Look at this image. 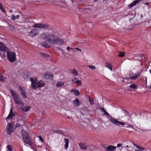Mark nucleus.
<instances>
[{"mask_svg": "<svg viewBox=\"0 0 151 151\" xmlns=\"http://www.w3.org/2000/svg\"><path fill=\"white\" fill-rule=\"evenodd\" d=\"M41 36L51 45L55 44L58 42L62 45L63 43V41L59 38V35L56 33L53 34L43 33L41 35Z\"/></svg>", "mask_w": 151, "mask_h": 151, "instance_id": "1", "label": "nucleus"}, {"mask_svg": "<svg viewBox=\"0 0 151 151\" xmlns=\"http://www.w3.org/2000/svg\"><path fill=\"white\" fill-rule=\"evenodd\" d=\"M21 132L22 137L23 139V142L32 147V140L30 139L28 133L25 131L24 129H22Z\"/></svg>", "mask_w": 151, "mask_h": 151, "instance_id": "2", "label": "nucleus"}, {"mask_svg": "<svg viewBox=\"0 0 151 151\" xmlns=\"http://www.w3.org/2000/svg\"><path fill=\"white\" fill-rule=\"evenodd\" d=\"M110 122L112 124L118 127H124V125L126 124V123L119 121L117 119L114 118L112 117L110 119Z\"/></svg>", "mask_w": 151, "mask_h": 151, "instance_id": "3", "label": "nucleus"}, {"mask_svg": "<svg viewBox=\"0 0 151 151\" xmlns=\"http://www.w3.org/2000/svg\"><path fill=\"white\" fill-rule=\"evenodd\" d=\"M7 56L8 60L10 62H14L16 60V53L14 52H9L7 51Z\"/></svg>", "mask_w": 151, "mask_h": 151, "instance_id": "4", "label": "nucleus"}, {"mask_svg": "<svg viewBox=\"0 0 151 151\" xmlns=\"http://www.w3.org/2000/svg\"><path fill=\"white\" fill-rule=\"evenodd\" d=\"M33 27L40 29L49 28L50 27V25L47 24H43L42 23H35L33 25Z\"/></svg>", "mask_w": 151, "mask_h": 151, "instance_id": "5", "label": "nucleus"}, {"mask_svg": "<svg viewBox=\"0 0 151 151\" xmlns=\"http://www.w3.org/2000/svg\"><path fill=\"white\" fill-rule=\"evenodd\" d=\"M142 72V70H141L140 72H138L137 73H129V77L128 78L132 80H136L140 76Z\"/></svg>", "mask_w": 151, "mask_h": 151, "instance_id": "6", "label": "nucleus"}, {"mask_svg": "<svg viewBox=\"0 0 151 151\" xmlns=\"http://www.w3.org/2000/svg\"><path fill=\"white\" fill-rule=\"evenodd\" d=\"M13 132L14 128L13 124L12 122L9 123L6 127V132L7 133L9 134H11Z\"/></svg>", "mask_w": 151, "mask_h": 151, "instance_id": "7", "label": "nucleus"}, {"mask_svg": "<svg viewBox=\"0 0 151 151\" xmlns=\"http://www.w3.org/2000/svg\"><path fill=\"white\" fill-rule=\"evenodd\" d=\"M39 31L38 29L34 28L32 29L29 34V35L31 37H34L38 35Z\"/></svg>", "mask_w": 151, "mask_h": 151, "instance_id": "8", "label": "nucleus"}, {"mask_svg": "<svg viewBox=\"0 0 151 151\" xmlns=\"http://www.w3.org/2000/svg\"><path fill=\"white\" fill-rule=\"evenodd\" d=\"M30 81L31 82V86L32 88L34 89H37L38 88L36 86V82L37 79L36 78H34L32 77L30 78Z\"/></svg>", "mask_w": 151, "mask_h": 151, "instance_id": "9", "label": "nucleus"}, {"mask_svg": "<svg viewBox=\"0 0 151 151\" xmlns=\"http://www.w3.org/2000/svg\"><path fill=\"white\" fill-rule=\"evenodd\" d=\"M103 147L106 151H115L116 147L112 145H109L108 146H104Z\"/></svg>", "mask_w": 151, "mask_h": 151, "instance_id": "10", "label": "nucleus"}, {"mask_svg": "<svg viewBox=\"0 0 151 151\" xmlns=\"http://www.w3.org/2000/svg\"><path fill=\"white\" fill-rule=\"evenodd\" d=\"M14 100L16 104L20 105L22 106L24 105L23 101H22V99L21 98L20 96L14 99Z\"/></svg>", "mask_w": 151, "mask_h": 151, "instance_id": "11", "label": "nucleus"}, {"mask_svg": "<svg viewBox=\"0 0 151 151\" xmlns=\"http://www.w3.org/2000/svg\"><path fill=\"white\" fill-rule=\"evenodd\" d=\"M53 76L51 74L48 73H46L43 76V77L45 79L47 80H52Z\"/></svg>", "mask_w": 151, "mask_h": 151, "instance_id": "12", "label": "nucleus"}, {"mask_svg": "<svg viewBox=\"0 0 151 151\" xmlns=\"http://www.w3.org/2000/svg\"><path fill=\"white\" fill-rule=\"evenodd\" d=\"M0 50L2 51L7 52L9 49L6 47L5 45L2 42L0 41Z\"/></svg>", "mask_w": 151, "mask_h": 151, "instance_id": "13", "label": "nucleus"}, {"mask_svg": "<svg viewBox=\"0 0 151 151\" xmlns=\"http://www.w3.org/2000/svg\"><path fill=\"white\" fill-rule=\"evenodd\" d=\"M10 91L14 99L20 96L18 93L14 91L13 90L10 89Z\"/></svg>", "mask_w": 151, "mask_h": 151, "instance_id": "14", "label": "nucleus"}, {"mask_svg": "<svg viewBox=\"0 0 151 151\" xmlns=\"http://www.w3.org/2000/svg\"><path fill=\"white\" fill-rule=\"evenodd\" d=\"M37 86L39 87H42L45 85V82L42 81H39L37 83Z\"/></svg>", "mask_w": 151, "mask_h": 151, "instance_id": "15", "label": "nucleus"}, {"mask_svg": "<svg viewBox=\"0 0 151 151\" xmlns=\"http://www.w3.org/2000/svg\"><path fill=\"white\" fill-rule=\"evenodd\" d=\"M72 81L76 83L78 86H81L82 84L81 82V80H79L77 78H75L72 80Z\"/></svg>", "mask_w": 151, "mask_h": 151, "instance_id": "16", "label": "nucleus"}, {"mask_svg": "<svg viewBox=\"0 0 151 151\" xmlns=\"http://www.w3.org/2000/svg\"><path fill=\"white\" fill-rule=\"evenodd\" d=\"M64 142L65 143L64 145V148L67 150L68 147V144L69 142V140L68 139L65 138L64 139Z\"/></svg>", "mask_w": 151, "mask_h": 151, "instance_id": "17", "label": "nucleus"}, {"mask_svg": "<svg viewBox=\"0 0 151 151\" xmlns=\"http://www.w3.org/2000/svg\"><path fill=\"white\" fill-rule=\"evenodd\" d=\"M140 0H136L133 2L131 4H129L128 6V7L129 8H131L136 4L138 2H139Z\"/></svg>", "mask_w": 151, "mask_h": 151, "instance_id": "18", "label": "nucleus"}, {"mask_svg": "<svg viewBox=\"0 0 151 151\" xmlns=\"http://www.w3.org/2000/svg\"><path fill=\"white\" fill-rule=\"evenodd\" d=\"M79 145L80 148L83 150H86L87 149V146L85 144L80 143Z\"/></svg>", "mask_w": 151, "mask_h": 151, "instance_id": "19", "label": "nucleus"}, {"mask_svg": "<svg viewBox=\"0 0 151 151\" xmlns=\"http://www.w3.org/2000/svg\"><path fill=\"white\" fill-rule=\"evenodd\" d=\"M137 87V86L135 84H132L129 86V87L130 88L129 90L132 91H133Z\"/></svg>", "mask_w": 151, "mask_h": 151, "instance_id": "20", "label": "nucleus"}, {"mask_svg": "<svg viewBox=\"0 0 151 151\" xmlns=\"http://www.w3.org/2000/svg\"><path fill=\"white\" fill-rule=\"evenodd\" d=\"M71 92H74V94L76 96H78L79 94V91L75 89H73L70 90Z\"/></svg>", "mask_w": 151, "mask_h": 151, "instance_id": "21", "label": "nucleus"}, {"mask_svg": "<svg viewBox=\"0 0 151 151\" xmlns=\"http://www.w3.org/2000/svg\"><path fill=\"white\" fill-rule=\"evenodd\" d=\"M30 108H31V107L30 106H26L24 107H20V108L22 110L25 111V112H27L29 110Z\"/></svg>", "mask_w": 151, "mask_h": 151, "instance_id": "22", "label": "nucleus"}, {"mask_svg": "<svg viewBox=\"0 0 151 151\" xmlns=\"http://www.w3.org/2000/svg\"><path fill=\"white\" fill-rule=\"evenodd\" d=\"M136 55L137 57H138L139 58H136L135 59L136 60H140L142 59V58L143 56V54L142 53H141L140 54H137Z\"/></svg>", "mask_w": 151, "mask_h": 151, "instance_id": "23", "label": "nucleus"}, {"mask_svg": "<svg viewBox=\"0 0 151 151\" xmlns=\"http://www.w3.org/2000/svg\"><path fill=\"white\" fill-rule=\"evenodd\" d=\"M70 73L73 75L77 76L78 75V71L76 70H70Z\"/></svg>", "mask_w": 151, "mask_h": 151, "instance_id": "24", "label": "nucleus"}, {"mask_svg": "<svg viewBox=\"0 0 151 151\" xmlns=\"http://www.w3.org/2000/svg\"><path fill=\"white\" fill-rule=\"evenodd\" d=\"M65 84V82L63 81H59L57 82L56 86L57 87H61L63 86Z\"/></svg>", "mask_w": 151, "mask_h": 151, "instance_id": "25", "label": "nucleus"}, {"mask_svg": "<svg viewBox=\"0 0 151 151\" xmlns=\"http://www.w3.org/2000/svg\"><path fill=\"white\" fill-rule=\"evenodd\" d=\"M73 102L74 104L76 106H78L80 105L79 100L78 98H76V99L73 101Z\"/></svg>", "mask_w": 151, "mask_h": 151, "instance_id": "26", "label": "nucleus"}, {"mask_svg": "<svg viewBox=\"0 0 151 151\" xmlns=\"http://www.w3.org/2000/svg\"><path fill=\"white\" fill-rule=\"evenodd\" d=\"M6 151H13V148L11 145H8L6 147Z\"/></svg>", "mask_w": 151, "mask_h": 151, "instance_id": "27", "label": "nucleus"}, {"mask_svg": "<svg viewBox=\"0 0 151 151\" xmlns=\"http://www.w3.org/2000/svg\"><path fill=\"white\" fill-rule=\"evenodd\" d=\"M42 45L43 47H45L49 48L50 47V45H48L47 43L46 42H43L42 44Z\"/></svg>", "mask_w": 151, "mask_h": 151, "instance_id": "28", "label": "nucleus"}, {"mask_svg": "<svg viewBox=\"0 0 151 151\" xmlns=\"http://www.w3.org/2000/svg\"><path fill=\"white\" fill-rule=\"evenodd\" d=\"M100 109L103 112H104V114L109 116L110 115L109 114H108L104 109L103 108H100Z\"/></svg>", "mask_w": 151, "mask_h": 151, "instance_id": "29", "label": "nucleus"}, {"mask_svg": "<svg viewBox=\"0 0 151 151\" xmlns=\"http://www.w3.org/2000/svg\"><path fill=\"white\" fill-rule=\"evenodd\" d=\"M119 54L118 55L119 57H123L125 55V53L124 52H119Z\"/></svg>", "mask_w": 151, "mask_h": 151, "instance_id": "30", "label": "nucleus"}, {"mask_svg": "<svg viewBox=\"0 0 151 151\" xmlns=\"http://www.w3.org/2000/svg\"><path fill=\"white\" fill-rule=\"evenodd\" d=\"M106 67L108 68L111 71H112L113 70L112 69V66L109 63H106Z\"/></svg>", "mask_w": 151, "mask_h": 151, "instance_id": "31", "label": "nucleus"}, {"mask_svg": "<svg viewBox=\"0 0 151 151\" xmlns=\"http://www.w3.org/2000/svg\"><path fill=\"white\" fill-rule=\"evenodd\" d=\"M133 145L137 148L139 149V150H145V148L141 147L140 146H139L136 144H134L132 142Z\"/></svg>", "mask_w": 151, "mask_h": 151, "instance_id": "32", "label": "nucleus"}, {"mask_svg": "<svg viewBox=\"0 0 151 151\" xmlns=\"http://www.w3.org/2000/svg\"><path fill=\"white\" fill-rule=\"evenodd\" d=\"M5 78L0 74V81L4 82L5 81Z\"/></svg>", "mask_w": 151, "mask_h": 151, "instance_id": "33", "label": "nucleus"}, {"mask_svg": "<svg viewBox=\"0 0 151 151\" xmlns=\"http://www.w3.org/2000/svg\"><path fill=\"white\" fill-rule=\"evenodd\" d=\"M88 101L91 104L93 105L94 104V100L93 99H91L90 97L89 98Z\"/></svg>", "mask_w": 151, "mask_h": 151, "instance_id": "34", "label": "nucleus"}, {"mask_svg": "<svg viewBox=\"0 0 151 151\" xmlns=\"http://www.w3.org/2000/svg\"><path fill=\"white\" fill-rule=\"evenodd\" d=\"M89 68L92 70H94L96 69V68L94 66L92 65H89L87 66Z\"/></svg>", "mask_w": 151, "mask_h": 151, "instance_id": "35", "label": "nucleus"}, {"mask_svg": "<svg viewBox=\"0 0 151 151\" xmlns=\"http://www.w3.org/2000/svg\"><path fill=\"white\" fill-rule=\"evenodd\" d=\"M13 116V114H9L8 116L5 118L6 119H9L12 118Z\"/></svg>", "mask_w": 151, "mask_h": 151, "instance_id": "36", "label": "nucleus"}, {"mask_svg": "<svg viewBox=\"0 0 151 151\" xmlns=\"http://www.w3.org/2000/svg\"><path fill=\"white\" fill-rule=\"evenodd\" d=\"M21 93V95H22L23 97L24 98H27V96L26 94L25 93L24 91L23 92H22Z\"/></svg>", "mask_w": 151, "mask_h": 151, "instance_id": "37", "label": "nucleus"}, {"mask_svg": "<svg viewBox=\"0 0 151 151\" xmlns=\"http://www.w3.org/2000/svg\"><path fill=\"white\" fill-rule=\"evenodd\" d=\"M9 25L10 29H11L13 30L15 29V27L9 24Z\"/></svg>", "mask_w": 151, "mask_h": 151, "instance_id": "38", "label": "nucleus"}, {"mask_svg": "<svg viewBox=\"0 0 151 151\" xmlns=\"http://www.w3.org/2000/svg\"><path fill=\"white\" fill-rule=\"evenodd\" d=\"M23 125L21 124H19V123H17L16 124L15 127H18L22 126Z\"/></svg>", "mask_w": 151, "mask_h": 151, "instance_id": "39", "label": "nucleus"}, {"mask_svg": "<svg viewBox=\"0 0 151 151\" xmlns=\"http://www.w3.org/2000/svg\"><path fill=\"white\" fill-rule=\"evenodd\" d=\"M126 127H127V128H129V127L131 128H133V129H134V128L131 125L129 124H128V125L127 126H126Z\"/></svg>", "mask_w": 151, "mask_h": 151, "instance_id": "40", "label": "nucleus"}, {"mask_svg": "<svg viewBox=\"0 0 151 151\" xmlns=\"http://www.w3.org/2000/svg\"><path fill=\"white\" fill-rule=\"evenodd\" d=\"M11 18L13 20H15L16 19V17L14 14L12 15Z\"/></svg>", "mask_w": 151, "mask_h": 151, "instance_id": "41", "label": "nucleus"}, {"mask_svg": "<svg viewBox=\"0 0 151 151\" xmlns=\"http://www.w3.org/2000/svg\"><path fill=\"white\" fill-rule=\"evenodd\" d=\"M19 90L20 92L21 93L24 91L23 88L21 87H19Z\"/></svg>", "mask_w": 151, "mask_h": 151, "instance_id": "42", "label": "nucleus"}, {"mask_svg": "<svg viewBox=\"0 0 151 151\" xmlns=\"http://www.w3.org/2000/svg\"><path fill=\"white\" fill-rule=\"evenodd\" d=\"M38 137L39 138L40 140V141L42 142H44L43 139H42V137L41 136H38Z\"/></svg>", "mask_w": 151, "mask_h": 151, "instance_id": "43", "label": "nucleus"}, {"mask_svg": "<svg viewBox=\"0 0 151 151\" xmlns=\"http://www.w3.org/2000/svg\"><path fill=\"white\" fill-rule=\"evenodd\" d=\"M122 143H119L117 145L116 147H119L122 146Z\"/></svg>", "mask_w": 151, "mask_h": 151, "instance_id": "44", "label": "nucleus"}, {"mask_svg": "<svg viewBox=\"0 0 151 151\" xmlns=\"http://www.w3.org/2000/svg\"><path fill=\"white\" fill-rule=\"evenodd\" d=\"M123 112L124 113L125 115H127L128 114V113L127 111H125V110L123 111Z\"/></svg>", "mask_w": 151, "mask_h": 151, "instance_id": "45", "label": "nucleus"}, {"mask_svg": "<svg viewBox=\"0 0 151 151\" xmlns=\"http://www.w3.org/2000/svg\"><path fill=\"white\" fill-rule=\"evenodd\" d=\"M67 49L68 51H69L70 50H73V49L71 47H67Z\"/></svg>", "mask_w": 151, "mask_h": 151, "instance_id": "46", "label": "nucleus"}, {"mask_svg": "<svg viewBox=\"0 0 151 151\" xmlns=\"http://www.w3.org/2000/svg\"><path fill=\"white\" fill-rule=\"evenodd\" d=\"M9 114H13V111L12 110V108H11L10 109V112Z\"/></svg>", "mask_w": 151, "mask_h": 151, "instance_id": "47", "label": "nucleus"}, {"mask_svg": "<svg viewBox=\"0 0 151 151\" xmlns=\"http://www.w3.org/2000/svg\"><path fill=\"white\" fill-rule=\"evenodd\" d=\"M43 56L45 58H47L49 57V55H46L45 54Z\"/></svg>", "mask_w": 151, "mask_h": 151, "instance_id": "48", "label": "nucleus"}, {"mask_svg": "<svg viewBox=\"0 0 151 151\" xmlns=\"http://www.w3.org/2000/svg\"><path fill=\"white\" fill-rule=\"evenodd\" d=\"M1 11V12L3 13H5V14H6V12L5 11V10L4 9V8Z\"/></svg>", "mask_w": 151, "mask_h": 151, "instance_id": "49", "label": "nucleus"}, {"mask_svg": "<svg viewBox=\"0 0 151 151\" xmlns=\"http://www.w3.org/2000/svg\"><path fill=\"white\" fill-rule=\"evenodd\" d=\"M75 49L77 50H79V51H80V52H81V51H82L81 50V49H79V48H77V47L76 48H75Z\"/></svg>", "mask_w": 151, "mask_h": 151, "instance_id": "50", "label": "nucleus"}, {"mask_svg": "<svg viewBox=\"0 0 151 151\" xmlns=\"http://www.w3.org/2000/svg\"><path fill=\"white\" fill-rule=\"evenodd\" d=\"M137 150L136 149L135 150V151H142L143 150Z\"/></svg>", "mask_w": 151, "mask_h": 151, "instance_id": "51", "label": "nucleus"}, {"mask_svg": "<svg viewBox=\"0 0 151 151\" xmlns=\"http://www.w3.org/2000/svg\"><path fill=\"white\" fill-rule=\"evenodd\" d=\"M58 49H59L60 50V51H61L63 52H64L63 50V49H61V48H60L59 47V48H58Z\"/></svg>", "mask_w": 151, "mask_h": 151, "instance_id": "52", "label": "nucleus"}, {"mask_svg": "<svg viewBox=\"0 0 151 151\" xmlns=\"http://www.w3.org/2000/svg\"><path fill=\"white\" fill-rule=\"evenodd\" d=\"M19 17H20V16L19 15H17L16 16V18L17 19H19Z\"/></svg>", "mask_w": 151, "mask_h": 151, "instance_id": "53", "label": "nucleus"}, {"mask_svg": "<svg viewBox=\"0 0 151 151\" xmlns=\"http://www.w3.org/2000/svg\"><path fill=\"white\" fill-rule=\"evenodd\" d=\"M40 54L41 55H42L43 56H44V53H43V52H40Z\"/></svg>", "mask_w": 151, "mask_h": 151, "instance_id": "54", "label": "nucleus"}, {"mask_svg": "<svg viewBox=\"0 0 151 151\" xmlns=\"http://www.w3.org/2000/svg\"><path fill=\"white\" fill-rule=\"evenodd\" d=\"M40 54L41 55H42L43 56H44V53H43V52H40Z\"/></svg>", "mask_w": 151, "mask_h": 151, "instance_id": "55", "label": "nucleus"}, {"mask_svg": "<svg viewBox=\"0 0 151 151\" xmlns=\"http://www.w3.org/2000/svg\"><path fill=\"white\" fill-rule=\"evenodd\" d=\"M3 6H2L1 4L0 3V9H1Z\"/></svg>", "mask_w": 151, "mask_h": 151, "instance_id": "56", "label": "nucleus"}, {"mask_svg": "<svg viewBox=\"0 0 151 151\" xmlns=\"http://www.w3.org/2000/svg\"><path fill=\"white\" fill-rule=\"evenodd\" d=\"M141 130H142V131H149V130H142V129H141Z\"/></svg>", "mask_w": 151, "mask_h": 151, "instance_id": "57", "label": "nucleus"}, {"mask_svg": "<svg viewBox=\"0 0 151 151\" xmlns=\"http://www.w3.org/2000/svg\"><path fill=\"white\" fill-rule=\"evenodd\" d=\"M4 9V8H3V7H2V8H1V9H0V10H1H1H2V9Z\"/></svg>", "mask_w": 151, "mask_h": 151, "instance_id": "58", "label": "nucleus"}, {"mask_svg": "<svg viewBox=\"0 0 151 151\" xmlns=\"http://www.w3.org/2000/svg\"><path fill=\"white\" fill-rule=\"evenodd\" d=\"M98 0H94V1L96 2Z\"/></svg>", "mask_w": 151, "mask_h": 151, "instance_id": "59", "label": "nucleus"}, {"mask_svg": "<svg viewBox=\"0 0 151 151\" xmlns=\"http://www.w3.org/2000/svg\"><path fill=\"white\" fill-rule=\"evenodd\" d=\"M126 147H129V146L128 145H127L126 146Z\"/></svg>", "mask_w": 151, "mask_h": 151, "instance_id": "60", "label": "nucleus"}, {"mask_svg": "<svg viewBox=\"0 0 151 151\" xmlns=\"http://www.w3.org/2000/svg\"><path fill=\"white\" fill-rule=\"evenodd\" d=\"M12 12V11H10V12Z\"/></svg>", "mask_w": 151, "mask_h": 151, "instance_id": "61", "label": "nucleus"}, {"mask_svg": "<svg viewBox=\"0 0 151 151\" xmlns=\"http://www.w3.org/2000/svg\"><path fill=\"white\" fill-rule=\"evenodd\" d=\"M141 17H142V14L141 15Z\"/></svg>", "mask_w": 151, "mask_h": 151, "instance_id": "62", "label": "nucleus"}, {"mask_svg": "<svg viewBox=\"0 0 151 151\" xmlns=\"http://www.w3.org/2000/svg\"><path fill=\"white\" fill-rule=\"evenodd\" d=\"M149 88H151V86H150H150L149 87Z\"/></svg>", "mask_w": 151, "mask_h": 151, "instance_id": "63", "label": "nucleus"}, {"mask_svg": "<svg viewBox=\"0 0 151 151\" xmlns=\"http://www.w3.org/2000/svg\"><path fill=\"white\" fill-rule=\"evenodd\" d=\"M124 80H123V81H122V82H124Z\"/></svg>", "mask_w": 151, "mask_h": 151, "instance_id": "64", "label": "nucleus"}]
</instances>
